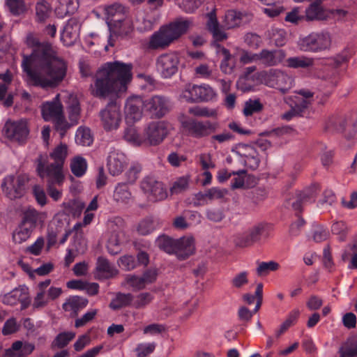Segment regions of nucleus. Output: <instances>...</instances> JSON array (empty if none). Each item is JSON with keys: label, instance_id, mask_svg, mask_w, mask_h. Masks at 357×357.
I'll return each instance as SVG.
<instances>
[{"label": "nucleus", "instance_id": "4d7b16f0", "mask_svg": "<svg viewBox=\"0 0 357 357\" xmlns=\"http://www.w3.org/2000/svg\"><path fill=\"white\" fill-rule=\"evenodd\" d=\"M189 183V178L187 176H181L175 181L170 188L172 194H179L185 191Z\"/></svg>", "mask_w": 357, "mask_h": 357}, {"label": "nucleus", "instance_id": "5701e85b", "mask_svg": "<svg viewBox=\"0 0 357 357\" xmlns=\"http://www.w3.org/2000/svg\"><path fill=\"white\" fill-rule=\"evenodd\" d=\"M290 109L282 114V119L287 121L291 120L294 116H301L311 105L310 100L295 96L289 98Z\"/></svg>", "mask_w": 357, "mask_h": 357}, {"label": "nucleus", "instance_id": "79ce46f5", "mask_svg": "<svg viewBox=\"0 0 357 357\" xmlns=\"http://www.w3.org/2000/svg\"><path fill=\"white\" fill-rule=\"evenodd\" d=\"M68 119L72 125H76L80 118L81 107L77 99H73L67 107Z\"/></svg>", "mask_w": 357, "mask_h": 357}, {"label": "nucleus", "instance_id": "aec40b11", "mask_svg": "<svg viewBox=\"0 0 357 357\" xmlns=\"http://www.w3.org/2000/svg\"><path fill=\"white\" fill-rule=\"evenodd\" d=\"M268 85L285 94L291 89L293 79L284 72L275 70L269 77Z\"/></svg>", "mask_w": 357, "mask_h": 357}, {"label": "nucleus", "instance_id": "0e129e2a", "mask_svg": "<svg viewBox=\"0 0 357 357\" xmlns=\"http://www.w3.org/2000/svg\"><path fill=\"white\" fill-rule=\"evenodd\" d=\"M329 232L326 227L322 225H315L312 228L313 240L319 243L328 238Z\"/></svg>", "mask_w": 357, "mask_h": 357}, {"label": "nucleus", "instance_id": "ddd939ff", "mask_svg": "<svg viewBox=\"0 0 357 357\" xmlns=\"http://www.w3.org/2000/svg\"><path fill=\"white\" fill-rule=\"evenodd\" d=\"M140 188L147 198L151 202H158L167 197V190L162 182L153 176H146L142 181Z\"/></svg>", "mask_w": 357, "mask_h": 357}, {"label": "nucleus", "instance_id": "0eeeda50", "mask_svg": "<svg viewBox=\"0 0 357 357\" xmlns=\"http://www.w3.org/2000/svg\"><path fill=\"white\" fill-rule=\"evenodd\" d=\"M181 125L188 136L196 139H202L211 135L216 132L218 126L217 123L208 120L199 121L192 118L183 120Z\"/></svg>", "mask_w": 357, "mask_h": 357}, {"label": "nucleus", "instance_id": "6e6d98bb", "mask_svg": "<svg viewBox=\"0 0 357 357\" xmlns=\"http://www.w3.org/2000/svg\"><path fill=\"white\" fill-rule=\"evenodd\" d=\"M20 325L17 324L15 317L7 319L2 328V334L5 336L17 333L20 330Z\"/></svg>", "mask_w": 357, "mask_h": 357}, {"label": "nucleus", "instance_id": "a19ab883", "mask_svg": "<svg viewBox=\"0 0 357 357\" xmlns=\"http://www.w3.org/2000/svg\"><path fill=\"white\" fill-rule=\"evenodd\" d=\"M72 173L77 177H82L86 172L87 162L82 156L75 157L70 162Z\"/></svg>", "mask_w": 357, "mask_h": 357}, {"label": "nucleus", "instance_id": "c85d7f7f", "mask_svg": "<svg viewBox=\"0 0 357 357\" xmlns=\"http://www.w3.org/2000/svg\"><path fill=\"white\" fill-rule=\"evenodd\" d=\"M45 218V213L39 212L35 208H28L24 211L21 224L33 230L38 222H43Z\"/></svg>", "mask_w": 357, "mask_h": 357}, {"label": "nucleus", "instance_id": "5fc2aeb1", "mask_svg": "<svg viewBox=\"0 0 357 357\" xmlns=\"http://www.w3.org/2000/svg\"><path fill=\"white\" fill-rule=\"evenodd\" d=\"M244 161L245 165L250 169H257L260 163L259 153L255 149H252L249 153L245 155Z\"/></svg>", "mask_w": 357, "mask_h": 357}, {"label": "nucleus", "instance_id": "69168bd1", "mask_svg": "<svg viewBox=\"0 0 357 357\" xmlns=\"http://www.w3.org/2000/svg\"><path fill=\"white\" fill-rule=\"evenodd\" d=\"M142 171V167L138 165H132L129 169L126 172V181L128 184H134L139 178V174Z\"/></svg>", "mask_w": 357, "mask_h": 357}, {"label": "nucleus", "instance_id": "e2e57ef3", "mask_svg": "<svg viewBox=\"0 0 357 357\" xmlns=\"http://www.w3.org/2000/svg\"><path fill=\"white\" fill-rule=\"evenodd\" d=\"M51 122L53 123L56 130L58 131L61 136L65 135L70 127L68 123L66 120L64 113L51 121Z\"/></svg>", "mask_w": 357, "mask_h": 357}, {"label": "nucleus", "instance_id": "774afa93", "mask_svg": "<svg viewBox=\"0 0 357 357\" xmlns=\"http://www.w3.org/2000/svg\"><path fill=\"white\" fill-rule=\"evenodd\" d=\"M331 231L333 234L339 236L340 241H344L347 233V228L345 222L343 221L334 222L331 227Z\"/></svg>", "mask_w": 357, "mask_h": 357}, {"label": "nucleus", "instance_id": "37998d69", "mask_svg": "<svg viewBox=\"0 0 357 357\" xmlns=\"http://www.w3.org/2000/svg\"><path fill=\"white\" fill-rule=\"evenodd\" d=\"M93 137L91 130L87 128L79 127L75 134V142L82 146H90L93 143Z\"/></svg>", "mask_w": 357, "mask_h": 357}, {"label": "nucleus", "instance_id": "393cba45", "mask_svg": "<svg viewBox=\"0 0 357 357\" xmlns=\"http://www.w3.org/2000/svg\"><path fill=\"white\" fill-rule=\"evenodd\" d=\"M87 298L79 296H72L66 298L62 305V308L65 312H70V317H76L79 312L83 310L88 305Z\"/></svg>", "mask_w": 357, "mask_h": 357}, {"label": "nucleus", "instance_id": "a211bd4d", "mask_svg": "<svg viewBox=\"0 0 357 357\" xmlns=\"http://www.w3.org/2000/svg\"><path fill=\"white\" fill-rule=\"evenodd\" d=\"M127 165V158L123 153L114 149L109 152L107 167L111 175L115 176L121 174Z\"/></svg>", "mask_w": 357, "mask_h": 357}, {"label": "nucleus", "instance_id": "423d86ee", "mask_svg": "<svg viewBox=\"0 0 357 357\" xmlns=\"http://www.w3.org/2000/svg\"><path fill=\"white\" fill-rule=\"evenodd\" d=\"M215 91L208 84H188L182 91L181 97L188 102H208L216 98Z\"/></svg>", "mask_w": 357, "mask_h": 357}, {"label": "nucleus", "instance_id": "6ab92c4d", "mask_svg": "<svg viewBox=\"0 0 357 357\" xmlns=\"http://www.w3.org/2000/svg\"><path fill=\"white\" fill-rule=\"evenodd\" d=\"M41 115L45 121H51L63 113V106L58 93L50 101H45L40 106Z\"/></svg>", "mask_w": 357, "mask_h": 357}, {"label": "nucleus", "instance_id": "c03bdc74", "mask_svg": "<svg viewBox=\"0 0 357 357\" xmlns=\"http://www.w3.org/2000/svg\"><path fill=\"white\" fill-rule=\"evenodd\" d=\"M32 231V229L20 223L13 233V241L21 244L31 236Z\"/></svg>", "mask_w": 357, "mask_h": 357}, {"label": "nucleus", "instance_id": "680f3d73", "mask_svg": "<svg viewBox=\"0 0 357 357\" xmlns=\"http://www.w3.org/2000/svg\"><path fill=\"white\" fill-rule=\"evenodd\" d=\"M244 42L252 50H257L262 44L261 38L255 33H246L244 37Z\"/></svg>", "mask_w": 357, "mask_h": 357}, {"label": "nucleus", "instance_id": "4c0bfd02", "mask_svg": "<svg viewBox=\"0 0 357 357\" xmlns=\"http://www.w3.org/2000/svg\"><path fill=\"white\" fill-rule=\"evenodd\" d=\"M121 232L113 231L111 233L107 243V251L112 255L119 254L121 251Z\"/></svg>", "mask_w": 357, "mask_h": 357}, {"label": "nucleus", "instance_id": "f03ea898", "mask_svg": "<svg viewBox=\"0 0 357 357\" xmlns=\"http://www.w3.org/2000/svg\"><path fill=\"white\" fill-rule=\"evenodd\" d=\"M132 66L119 61L107 62L96 73L94 84L91 93L96 98H105L109 95L125 87L132 79Z\"/></svg>", "mask_w": 357, "mask_h": 357}, {"label": "nucleus", "instance_id": "c9c22d12", "mask_svg": "<svg viewBox=\"0 0 357 357\" xmlns=\"http://www.w3.org/2000/svg\"><path fill=\"white\" fill-rule=\"evenodd\" d=\"M36 21L45 22L52 13V7L49 1H38L36 5Z\"/></svg>", "mask_w": 357, "mask_h": 357}, {"label": "nucleus", "instance_id": "58836bf2", "mask_svg": "<svg viewBox=\"0 0 357 357\" xmlns=\"http://www.w3.org/2000/svg\"><path fill=\"white\" fill-rule=\"evenodd\" d=\"M158 247L168 254H174L176 247V239L167 235H161L156 239Z\"/></svg>", "mask_w": 357, "mask_h": 357}, {"label": "nucleus", "instance_id": "b1692460", "mask_svg": "<svg viewBox=\"0 0 357 357\" xmlns=\"http://www.w3.org/2000/svg\"><path fill=\"white\" fill-rule=\"evenodd\" d=\"M34 349L33 344L17 340L12 344L10 348L6 349L5 355L7 357H27Z\"/></svg>", "mask_w": 357, "mask_h": 357}, {"label": "nucleus", "instance_id": "20e7f679", "mask_svg": "<svg viewBox=\"0 0 357 357\" xmlns=\"http://www.w3.org/2000/svg\"><path fill=\"white\" fill-rule=\"evenodd\" d=\"M68 155V146L66 144L61 143L56 146L48 155L46 153H40L34 160L36 172L39 167L46 173L53 174L55 177L64 175L63 165Z\"/></svg>", "mask_w": 357, "mask_h": 357}, {"label": "nucleus", "instance_id": "7ed1b4c3", "mask_svg": "<svg viewBox=\"0 0 357 357\" xmlns=\"http://www.w3.org/2000/svg\"><path fill=\"white\" fill-rule=\"evenodd\" d=\"M192 24L188 20L177 18L160 27L149 38L146 47L149 50H165L184 35Z\"/></svg>", "mask_w": 357, "mask_h": 357}, {"label": "nucleus", "instance_id": "f704fd0d", "mask_svg": "<svg viewBox=\"0 0 357 357\" xmlns=\"http://www.w3.org/2000/svg\"><path fill=\"white\" fill-rule=\"evenodd\" d=\"M75 335L73 331L59 333L52 342V349H63L75 337Z\"/></svg>", "mask_w": 357, "mask_h": 357}, {"label": "nucleus", "instance_id": "603ef678", "mask_svg": "<svg viewBox=\"0 0 357 357\" xmlns=\"http://www.w3.org/2000/svg\"><path fill=\"white\" fill-rule=\"evenodd\" d=\"M155 229V223L152 218H146L138 225L137 231L142 235H148Z\"/></svg>", "mask_w": 357, "mask_h": 357}, {"label": "nucleus", "instance_id": "dca6fc26", "mask_svg": "<svg viewBox=\"0 0 357 357\" xmlns=\"http://www.w3.org/2000/svg\"><path fill=\"white\" fill-rule=\"evenodd\" d=\"M3 131L6 137L19 142H24L29 133L26 121L23 120L13 122L6 121Z\"/></svg>", "mask_w": 357, "mask_h": 357}, {"label": "nucleus", "instance_id": "f257e3e1", "mask_svg": "<svg viewBox=\"0 0 357 357\" xmlns=\"http://www.w3.org/2000/svg\"><path fill=\"white\" fill-rule=\"evenodd\" d=\"M26 44L33 50L30 55H23L22 68L29 84L42 89L58 86L66 76L67 63L49 42H40L30 35Z\"/></svg>", "mask_w": 357, "mask_h": 357}, {"label": "nucleus", "instance_id": "3c124183", "mask_svg": "<svg viewBox=\"0 0 357 357\" xmlns=\"http://www.w3.org/2000/svg\"><path fill=\"white\" fill-rule=\"evenodd\" d=\"M155 342L138 344L135 348L136 357H147L155 349Z\"/></svg>", "mask_w": 357, "mask_h": 357}, {"label": "nucleus", "instance_id": "052dcab7", "mask_svg": "<svg viewBox=\"0 0 357 357\" xmlns=\"http://www.w3.org/2000/svg\"><path fill=\"white\" fill-rule=\"evenodd\" d=\"M33 195L38 205L44 206L47 203V197L43 188L39 185H35L32 189Z\"/></svg>", "mask_w": 357, "mask_h": 357}, {"label": "nucleus", "instance_id": "9d476101", "mask_svg": "<svg viewBox=\"0 0 357 357\" xmlns=\"http://www.w3.org/2000/svg\"><path fill=\"white\" fill-rule=\"evenodd\" d=\"M100 117L102 127L106 131L118 129L122 119L120 106L113 102L108 103L105 108L100 112Z\"/></svg>", "mask_w": 357, "mask_h": 357}, {"label": "nucleus", "instance_id": "473e14b6", "mask_svg": "<svg viewBox=\"0 0 357 357\" xmlns=\"http://www.w3.org/2000/svg\"><path fill=\"white\" fill-rule=\"evenodd\" d=\"M314 65V59L306 56L289 57L286 60V66L290 68H308Z\"/></svg>", "mask_w": 357, "mask_h": 357}, {"label": "nucleus", "instance_id": "de8ad7c7", "mask_svg": "<svg viewBox=\"0 0 357 357\" xmlns=\"http://www.w3.org/2000/svg\"><path fill=\"white\" fill-rule=\"evenodd\" d=\"M123 139L133 146H139L142 144V138L135 127L130 126L125 129Z\"/></svg>", "mask_w": 357, "mask_h": 357}, {"label": "nucleus", "instance_id": "39448f33", "mask_svg": "<svg viewBox=\"0 0 357 357\" xmlns=\"http://www.w3.org/2000/svg\"><path fill=\"white\" fill-rule=\"evenodd\" d=\"M331 45V36L328 31L312 32L301 38L298 46L301 51L318 53L329 50Z\"/></svg>", "mask_w": 357, "mask_h": 357}, {"label": "nucleus", "instance_id": "13d9d810", "mask_svg": "<svg viewBox=\"0 0 357 357\" xmlns=\"http://www.w3.org/2000/svg\"><path fill=\"white\" fill-rule=\"evenodd\" d=\"M188 112L192 115L199 117H212L216 114V112L215 110L199 106L190 107Z\"/></svg>", "mask_w": 357, "mask_h": 357}, {"label": "nucleus", "instance_id": "72a5a7b5", "mask_svg": "<svg viewBox=\"0 0 357 357\" xmlns=\"http://www.w3.org/2000/svg\"><path fill=\"white\" fill-rule=\"evenodd\" d=\"M74 22L72 19L69 20L61 34V40L66 46L73 45L78 38V33L73 26Z\"/></svg>", "mask_w": 357, "mask_h": 357}, {"label": "nucleus", "instance_id": "6e6552de", "mask_svg": "<svg viewBox=\"0 0 357 357\" xmlns=\"http://www.w3.org/2000/svg\"><path fill=\"white\" fill-rule=\"evenodd\" d=\"M179 63V56L176 52L163 53L156 59V70L162 78L170 79L177 73Z\"/></svg>", "mask_w": 357, "mask_h": 357}, {"label": "nucleus", "instance_id": "cd10ccee", "mask_svg": "<svg viewBox=\"0 0 357 357\" xmlns=\"http://www.w3.org/2000/svg\"><path fill=\"white\" fill-rule=\"evenodd\" d=\"M112 197L119 204H128L132 199V195L128 183H118L114 187Z\"/></svg>", "mask_w": 357, "mask_h": 357}, {"label": "nucleus", "instance_id": "49530a36", "mask_svg": "<svg viewBox=\"0 0 357 357\" xmlns=\"http://www.w3.org/2000/svg\"><path fill=\"white\" fill-rule=\"evenodd\" d=\"M300 316V311L298 309L291 310L287 317L285 321L280 325V329L277 331V336H280L287 331L291 326L294 325Z\"/></svg>", "mask_w": 357, "mask_h": 357}, {"label": "nucleus", "instance_id": "2f4dec72", "mask_svg": "<svg viewBox=\"0 0 357 357\" xmlns=\"http://www.w3.org/2000/svg\"><path fill=\"white\" fill-rule=\"evenodd\" d=\"M96 271L105 278H111L118 273L117 269L112 265L107 259L99 257L96 263Z\"/></svg>", "mask_w": 357, "mask_h": 357}, {"label": "nucleus", "instance_id": "1a4fd4ad", "mask_svg": "<svg viewBox=\"0 0 357 357\" xmlns=\"http://www.w3.org/2000/svg\"><path fill=\"white\" fill-rule=\"evenodd\" d=\"M312 199V194L310 192L303 191L297 193L295 197L287 201L286 206H291L293 210L296 212V215L298 217V220L291 223L289 227L290 235L294 236H298L300 233L301 227L305 224V221L300 216L299 213L302 211L303 204L310 202Z\"/></svg>", "mask_w": 357, "mask_h": 357}, {"label": "nucleus", "instance_id": "a878e982", "mask_svg": "<svg viewBox=\"0 0 357 357\" xmlns=\"http://www.w3.org/2000/svg\"><path fill=\"white\" fill-rule=\"evenodd\" d=\"M195 250L194 240L192 237H181L176 239V247L174 255L178 259L184 260L193 254Z\"/></svg>", "mask_w": 357, "mask_h": 357}, {"label": "nucleus", "instance_id": "f8f14e48", "mask_svg": "<svg viewBox=\"0 0 357 357\" xmlns=\"http://www.w3.org/2000/svg\"><path fill=\"white\" fill-rule=\"evenodd\" d=\"M322 1H313L305 10V20L310 21H323L326 20L331 15L337 16L338 19L344 17L347 11L343 9H336L328 10L324 9L321 3Z\"/></svg>", "mask_w": 357, "mask_h": 357}, {"label": "nucleus", "instance_id": "c756f323", "mask_svg": "<svg viewBox=\"0 0 357 357\" xmlns=\"http://www.w3.org/2000/svg\"><path fill=\"white\" fill-rule=\"evenodd\" d=\"M135 296L131 293L117 292L112 299L109 307L113 310H118L121 308L132 306Z\"/></svg>", "mask_w": 357, "mask_h": 357}, {"label": "nucleus", "instance_id": "f3484780", "mask_svg": "<svg viewBox=\"0 0 357 357\" xmlns=\"http://www.w3.org/2000/svg\"><path fill=\"white\" fill-rule=\"evenodd\" d=\"M146 139L152 146L160 144L168 135V128L165 121L151 122L145 130Z\"/></svg>", "mask_w": 357, "mask_h": 357}, {"label": "nucleus", "instance_id": "bb28decb", "mask_svg": "<svg viewBox=\"0 0 357 357\" xmlns=\"http://www.w3.org/2000/svg\"><path fill=\"white\" fill-rule=\"evenodd\" d=\"M125 12V7L117 1L105 8V13L107 20H109L110 23H114L116 26V23L121 24L124 22Z\"/></svg>", "mask_w": 357, "mask_h": 357}, {"label": "nucleus", "instance_id": "8fccbe9b", "mask_svg": "<svg viewBox=\"0 0 357 357\" xmlns=\"http://www.w3.org/2000/svg\"><path fill=\"white\" fill-rule=\"evenodd\" d=\"M124 283L132 288L134 291H138L145 289L143 279L135 274H127L125 276Z\"/></svg>", "mask_w": 357, "mask_h": 357}, {"label": "nucleus", "instance_id": "a18cd8bd", "mask_svg": "<svg viewBox=\"0 0 357 357\" xmlns=\"http://www.w3.org/2000/svg\"><path fill=\"white\" fill-rule=\"evenodd\" d=\"M154 299V296L149 292H142L135 296L132 307L135 309H143L149 305Z\"/></svg>", "mask_w": 357, "mask_h": 357}, {"label": "nucleus", "instance_id": "864d4df0", "mask_svg": "<svg viewBox=\"0 0 357 357\" xmlns=\"http://www.w3.org/2000/svg\"><path fill=\"white\" fill-rule=\"evenodd\" d=\"M279 268V264L273 261L268 262L262 261L259 263L257 268V273L258 275H267L271 271H275Z\"/></svg>", "mask_w": 357, "mask_h": 357}, {"label": "nucleus", "instance_id": "4be33fe9", "mask_svg": "<svg viewBox=\"0 0 357 357\" xmlns=\"http://www.w3.org/2000/svg\"><path fill=\"white\" fill-rule=\"evenodd\" d=\"M285 56L283 50L263 49L258 53V63L265 67L276 66L284 61Z\"/></svg>", "mask_w": 357, "mask_h": 357}, {"label": "nucleus", "instance_id": "9b49d317", "mask_svg": "<svg viewBox=\"0 0 357 357\" xmlns=\"http://www.w3.org/2000/svg\"><path fill=\"white\" fill-rule=\"evenodd\" d=\"M144 109L151 118L160 119L170 110V101L163 96H153L144 100Z\"/></svg>", "mask_w": 357, "mask_h": 357}, {"label": "nucleus", "instance_id": "2eb2a0df", "mask_svg": "<svg viewBox=\"0 0 357 357\" xmlns=\"http://www.w3.org/2000/svg\"><path fill=\"white\" fill-rule=\"evenodd\" d=\"M25 183L22 176H18L17 178L13 175L7 176L1 183V189L9 199H18L25 192Z\"/></svg>", "mask_w": 357, "mask_h": 357}, {"label": "nucleus", "instance_id": "09e8293b", "mask_svg": "<svg viewBox=\"0 0 357 357\" xmlns=\"http://www.w3.org/2000/svg\"><path fill=\"white\" fill-rule=\"evenodd\" d=\"M263 109L264 105L259 99H249L245 102L243 114L245 116H250L254 114L261 112Z\"/></svg>", "mask_w": 357, "mask_h": 357}, {"label": "nucleus", "instance_id": "7c9ffc66", "mask_svg": "<svg viewBox=\"0 0 357 357\" xmlns=\"http://www.w3.org/2000/svg\"><path fill=\"white\" fill-rule=\"evenodd\" d=\"M339 357L357 356V335L349 337L343 342L338 350Z\"/></svg>", "mask_w": 357, "mask_h": 357}, {"label": "nucleus", "instance_id": "4468645a", "mask_svg": "<svg viewBox=\"0 0 357 357\" xmlns=\"http://www.w3.org/2000/svg\"><path fill=\"white\" fill-rule=\"evenodd\" d=\"M37 176L46 180V190L50 197L54 201H59L63 195L62 190L59 189L63 184L65 175H60V177H55L54 174L44 172L41 167H39L38 172H36Z\"/></svg>", "mask_w": 357, "mask_h": 357}, {"label": "nucleus", "instance_id": "bf43d9fd", "mask_svg": "<svg viewBox=\"0 0 357 357\" xmlns=\"http://www.w3.org/2000/svg\"><path fill=\"white\" fill-rule=\"evenodd\" d=\"M119 265L122 269L128 271L137 266L135 257L129 255L121 257L119 260Z\"/></svg>", "mask_w": 357, "mask_h": 357}, {"label": "nucleus", "instance_id": "412c9836", "mask_svg": "<svg viewBox=\"0 0 357 357\" xmlns=\"http://www.w3.org/2000/svg\"><path fill=\"white\" fill-rule=\"evenodd\" d=\"M144 100L139 96H133L127 99L125 105L126 119L128 122H135L142 116Z\"/></svg>", "mask_w": 357, "mask_h": 357}, {"label": "nucleus", "instance_id": "e433bc0d", "mask_svg": "<svg viewBox=\"0 0 357 357\" xmlns=\"http://www.w3.org/2000/svg\"><path fill=\"white\" fill-rule=\"evenodd\" d=\"M27 288L24 286H20L13 289L10 292L3 295L2 298V303L7 305H15L19 303V301L22 299V296Z\"/></svg>", "mask_w": 357, "mask_h": 357}, {"label": "nucleus", "instance_id": "338daca9", "mask_svg": "<svg viewBox=\"0 0 357 357\" xmlns=\"http://www.w3.org/2000/svg\"><path fill=\"white\" fill-rule=\"evenodd\" d=\"M6 5L14 15L23 14L27 9L24 1H6Z\"/></svg>", "mask_w": 357, "mask_h": 357}, {"label": "nucleus", "instance_id": "ea45409f", "mask_svg": "<svg viewBox=\"0 0 357 357\" xmlns=\"http://www.w3.org/2000/svg\"><path fill=\"white\" fill-rule=\"evenodd\" d=\"M242 13L234 10H228L225 15L223 26L227 29L238 26L241 23Z\"/></svg>", "mask_w": 357, "mask_h": 357}]
</instances>
